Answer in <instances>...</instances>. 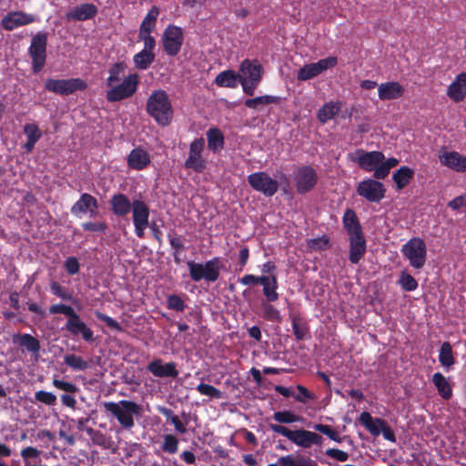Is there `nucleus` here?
I'll return each instance as SVG.
<instances>
[{
	"instance_id": "1",
	"label": "nucleus",
	"mask_w": 466,
	"mask_h": 466,
	"mask_svg": "<svg viewBox=\"0 0 466 466\" xmlns=\"http://www.w3.org/2000/svg\"><path fill=\"white\" fill-rule=\"evenodd\" d=\"M104 408L126 430H131L135 426L134 417H140L143 411L140 404L127 400L105 402Z\"/></svg>"
},
{
	"instance_id": "2",
	"label": "nucleus",
	"mask_w": 466,
	"mask_h": 466,
	"mask_svg": "<svg viewBox=\"0 0 466 466\" xmlns=\"http://www.w3.org/2000/svg\"><path fill=\"white\" fill-rule=\"evenodd\" d=\"M220 258L215 257L204 264L187 261L189 276L193 281L198 282L205 279L208 282H215L218 279L220 271Z\"/></svg>"
},
{
	"instance_id": "3",
	"label": "nucleus",
	"mask_w": 466,
	"mask_h": 466,
	"mask_svg": "<svg viewBox=\"0 0 466 466\" xmlns=\"http://www.w3.org/2000/svg\"><path fill=\"white\" fill-rule=\"evenodd\" d=\"M401 253L412 268L420 269L425 265L427 258L426 243L419 237L411 238L402 246Z\"/></svg>"
},
{
	"instance_id": "4",
	"label": "nucleus",
	"mask_w": 466,
	"mask_h": 466,
	"mask_svg": "<svg viewBox=\"0 0 466 466\" xmlns=\"http://www.w3.org/2000/svg\"><path fill=\"white\" fill-rule=\"evenodd\" d=\"M139 84V76L137 73L131 74L124 78L121 84L109 86L106 92V99L110 102H116L132 96Z\"/></svg>"
},
{
	"instance_id": "5",
	"label": "nucleus",
	"mask_w": 466,
	"mask_h": 466,
	"mask_svg": "<svg viewBox=\"0 0 466 466\" xmlns=\"http://www.w3.org/2000/svg\"><path fill=\"white\" fill-rule=\"evenodd\" d=\"M47 35L46 33H37L32 37L29 46V56L32 58V68L34 73L40 72L46 58Z\"/></svg>"
},
{
	"instance_id": "6",
	"label": "nucleus",
	"mask_w": 466,
	"mask_h": 466,
	"mask_svg": "<svg viewBox=\"0 0 466 466\" xmlns=\"http://www.w3.org/2000/svg\"><path fill=\"white\" fill-rule=\"evenodd\" d=\"M46 90L57 95L67 96L76 91H82L87 87V84L80 78L53 79L48 78L45 82Z\"/></svg>"
},
{
	"instance_id": "7",
	"label": "nucleus",
	"mask_w": 466,
	"mask_h": 466,
	"mask_svg": "<svg viewBox=\"0 0 466 466\" xmlns=\"http://www.w3.org/2000/svg\"><path fill=\"white\" fill-rule=\"evenodd\" d=\"M356 192L369 202L380 203L385 198L386 187L380 181L367 178L357 185Z\"/></svg>"
},
{
	"instance_id": "8",
	"label": "nucleus",
	"mask_w": 466,
	"mask_h": 466,
	"mask_svg": "<svg viewBox=\"0 0 466 466\" xmlns=\"http://www.w3.org/2000/svg\"><path fill=\"white\" fill-rule=\"evenodd\" d=\"M248 182L255 191L260 192L266 197H272L279 190L278 180L272 178L265 171H258L248 175Z\"/></svg>"
},
{
	"instance_id": "9",
	"label": "nucleus",
	"mask_w": 466,
	"mask_h": 466,
	"mask_svg": "<svg viewBox=\"0 0 466 466\" xmlns=\"http://www.w3.org/2000/svg\"><path fill=\"white\" fill-rule=\"evenodd\" d=\"M147 109L151 116H167L173 114L170 100L164 90H157L150 95Z\"/></svg>"
},
{
	"instance_id": "10",
	"label": "nucleus",
	"mask_w": 466,
	"mask_h": 466,
	"mask_svg": "<svg viewBox=\"0 0 466 466\" xmlns=\"http://www.w3.org/2000/svg\"><path fill=\"white\" fill-rule=\"evenodd\" d=\"M205 147L203 137L194 139L189 145L188 157L185 161L184 167L196 173H202L207 168V160L203 157L202 152Z\"/></svg>"
},
{
	"instance_id": "11",
	"label": "nucleus",
	"mask_w": 466,
	"mask_h": 466,
	"mask_svg": "<svg viewBox=\"0 0 466 466\" xmlns=\"http://www.w3.org/2000/svg\"><path fill=\"white\" fill-rule=\"evenodd\" d=\"M295 186L299 194L311 191L318 182V174L310 166H301L295 171Z\"/></svg>"
},
{
	"instance_id": "12",
	"label": "nucleus",
	"mask_w": 466,
	"mask_h": 466,
	"mask_svg": "<svg viewBox=\"0 0 466 466\" xmlns=\"http://www.w3.org/2000/svg\"><path fill=\"white\" fill-rule=\"evenodd\" d=\"M163 47L165 52L170 56H177L183 45L184 35L180 27L169 25L162 35Z\"/></svg>"
},
{
	"instance_id": "13",
	"label": "nucleus",
	"mask_w": 466,
	"mask_h": 466,
	"mask_svg": "<svg viewBox=\"0 0 466 466\" xmlns=\"http://www.w3.org/2000/svg\"><path fill=\"white\" fill-rule=\"evenodd\" d=\"M338 63V59L335 56H329L319 60L316 63H310L302 66L299 72L297 78L299 81L309 80L329 68L334 67Z\"/></svg>"
},
{
	"instance_id": "14",
	"label": "nucleus",
	"mask_w": 466,
	"mask_h": 466,
	"mask_svg": "<svg viewBox=\"0 0 466 466\" xmlns=\"http://www.w3.org/2000/svg\"><path fill=\"white\" fill-rule=\"evenodd\" d=\"M64 329L73 337L80 336L81 339L87 343H93L96 341L94 331L85 321L82 320L81 317L77 313L71 319H67Z\"/></svg>"
},
{
	"instance_id": "15",
	"label": "nucleus",
	"mask_w": 466,
	"mask_h": 466,
	"mask_svg": "<svg viewBox=\"0 0 466 466\" xmlns=\"http://www.w3.org/2000/svg\"><path fill=\"white\" fill-rule=\"evenodd\" d=\"M269 429L278 434L285 436L290 441L302 448H309L310 431L303 429L291 431L279 424H269Z\"/></svg>"
},
{
	"instance_id": "16",
	"label": "nucleus",
	"mask_w": 466,
	"mask_h": 466,
	"mask_svg": "<svg viewBox=\"0 0 466 466\" xmlns=\"http://www.w3.org/2000/svg\"><path fill=\"white\" fill-rule=\"evenodd\" d=\"M356 154L357 157L354 161L360 168L368 172L373 171L376 166L385 159L384 154L380 151L366 152L362 149H359Z\"/></svg>"
},
{
	"instance_id": "17",
	"label": "nucleus",
	"mask_w": 466,
	"mask_h": 466,
	"mask_svg": "<svg viewBox=\"0 0 466 466\" xmlns=\"http://www.w3.org/2000/svg\"><path fill=\"white\" fill-rule=\"evenodd\" d=\"M35 21V16L22 11L9 12L1 19V26L7 31L31 24Z\"/></svg>"
},
{
	"instance_id": "18",
	"label": "nucleus",
	"mask_w": 466,
	"mask_h": 466,
	"mask_svg": "<svg viewBox=\"0 0 466 466\" xmlns=\"http://www.w3.org/2000/svg\"><path fill=\"white\" fill-rule=\"evenodd\" d=\"M147 370L157 378H177L178 370L175 362L164 363L161 359H155L147 367Z\"/></svg>"
},
{
	"instance_id": "19",
	"label": "nucleus",
	"mask_w": 466,
	"mask_h": 466,
	"mask_svg": "<svg viewBox=\"0 0 466 466\" xmlns=\"http://www.w3.org/2000/svg\"><path fill=\"white\" fill-rule=\"evenodd\" d=\"M98 202L95 197L83 193L79 199L71 207V213L75 216L89 212L91 216L97 213Z\"/></svg>"
},
{
	"instance_id": "20",
	"label": "nucleus",
	"mask_w": 466,
	"mask_h": 466,
	"mask_svg": "<svg viewBox=\"0 0 466 466\" xmlns=\"http://www.w3.org/2000/svg\"><path fill=\"white\" fill-rule=\"evenodd\" d=\"M239 70L242 73L239 81L241 78H247L248 82L258 84L262 78L263 67L257 60L252 63L250 60L245 59L241 63Z\"/></svg>"
},
{
	"instance_id": "21",
	"label": "nucleus",
	"mask_w": 466,
	"mask_h": 466,
	"mask_svg": "<svg viewBox=\"0 0 466 466\" xmlns=\"http://www.w3.org/2000/svg\"><path fill=\"white\" fill-rule=\"evenodd\" d=\"M349 259L352 264H358L364 257L367 249V242L364 235L350 237Z\"/></svg>"
},
{
	"instance_id": "22",
	"label": "nucleus",
	"mask_w": 466,
	"mask_h": 466,
	"mask_svg": "<svg viewBox=\"0 0 466 466\" xmlns=\"http://www.w3.org/2000/svg\"><path fill=\"white\" fill-rule=\"evenodd\" d=\"M111 210L116 217H125L132 209L134 201L131 202L127 195L117 193L111 197L109 201Z\"/></svg>"
},
{
	"instance_id": "23",
	"label": "nucleus",
	"mask_w": 466,
	"mask_h": 466,
	"mask_svg": "<svg viewBox=\"0 0 466 466\" xmlns=\"http://www.w3.org/2000/svg\"><path fill=\"white\" fill-rule=\"evenodd\" d=\"M440 161L443 166L456 172L466 171V157L456 151L446 152L440 156Z\"/></svg>"
},
{
	"instance_id": "24",
	"label": "nucleus",
	"mask_w": 466,
	"mask_h": 466,
	"mask_svg": "<svg viewBox=\"0 0 466 466\" xmlns=\"http://www.w3.org/2000/svg\"><path fill=\"white\" fill-rule=\"evenodd\" d=\"M97 14V7L94 4H82L76 6L66 15L67 20L85 21L91 19Z\"/></svg>"
},
{
	"instance_id": "25",
	"label": "nucleus",
	"mask_w": 466,
	"mask_h": 466,
	"mask_svg": "<svg viewBox=\"0 0 466 466\" xmlns=\"http://www.w3.org/2000/svg\"><path fill=\"white\" fill-rule=\"evenodd\" d=\"M150 164L148 153L141 147L132 149L127 156V165L135 170H143Z\"/></svg>"
},
{
	"instance_id": "26",
	"label": "nucleus",
	"mask_w": 466,
	"mask_h": 466,
	"mask_svg": "<svg viewBox=\"0 0 466 466\" xmlns=\"http://www.w3.org/2000/svg\"><path fill=\"white\" fill-rule=\"evenodd\" d=\"M342 223L349 238L364 235L360 220L353 209H346L342 218Z\"/></svg>"
},
{
	"instance_id": "27",
	"label": "nucleus",
	"mask_w": 466,
	"mask_h": 466,
	"mask_svg": "<svg viewBox=\"0 0 466 466\" xmlns=\"http://www.w3.org/2000/svg\"><path fill=\"white\" fill-rule=\"evenodd\" d=\"M415 172L408 166H401L392 175V180L397 191L405 188L414 178Z\"/></svg>"
},
{
	"instance_id": "28",
	"label": "nucleus",
	"mask_w": 466,
	"mask_h": 466,
	"mask_svg": "<svg viewBox=\"0 0 466 466\" xmlns=\"http://www.w3.org/2000/svg\"><path fill=\"white\" fill-rule=\"evenodd\" d=\"M448 96L459 102L466 96V73H461L448 87Z\"/></svg>"
},
{
	"instance_id": "29",
	"label": "nucleus",
	"mask_w": 466,
	"mask_h": 466,
	"mask_svg": "<svg viewBox=\"0 0 466 466\" xmlns=\"http://www.w3.org/2000/svg\"><path fill=\"white\" fill-rule=\"evenodd\" d=\"M13 341L34 355H38L41 349L39 340L28 333H18L14 335Z\"/></svg>"
},
{
	"instance_id": "30",
	"label": "nucleus",
	"mask_w": 466,
	"mask_h": 466,
	"mask_svg": "<svg viewBox=\"0 0 466 466\" xmlns=\"http://www.w3.org/2000/svg\"><path fill=\"white\" fill-rule=\"evenodd\" d=\"M404 88L398 82H388L379 86V96L382 100H391L403 96Z\"/></svg>"
},
{
	"instance_id": "31",
	"label": "nucleus",
	"mask_w": 466,
	"mask_h": 466,
	"mask_svg": "<svg viewBox=\"0 0 466 466\" xmlns=\"http://www.w3.org/2000/svg\"><path fill=\"white\" fill-rule=\"evenodd\" d=\"M208 147L213 153H218L224 148L225 137L218 127H211L207 131Z\"/></svg>"
},
{
	"instance_id": "32",
	"label": "nucleus",
	"mask_w": 466,
	"mask_h": 466,
	"mask_svg": "<svg viewBox=\"0 0 466 466\" xmlns=\"http://www.w3.org/2000/svg\"><path fill=\"white\" fill-rule=\"evenodd\" d=\"M262 279L263 280H261L259 284L263 286V295L265 296L267 301H277L279 298V295L277 291L279 287L277 277L262 276Z\"/></svg>"
},
{
	"instance_id": "33",
	"label": "nucleus",
	"mask_w": 466,
	"mask_h": 466,
	"mask_svg": "<svg viewBox=\"0 0 466 466\" xmlns=\"http://www.w3.org/2000/svg\"><path fill=\"white\" fill-rule=\"evenodd\" d=\"M131 210L133 224H149V207L143 200L135 199Z\"/></svg>"
},
{
	"instance_id": "34",
	"label": "nucleus",
	"mask_w": 466,
	"mask_h": 466,
	"mask_svg": "<svg viewBox=\"0 0 466 466\" xmlns=\"http://www.w3.org/2000/svg\"><path fill=\"white\" fill-rule=\"evenodd\" d=\"M432 383L436 387L439 395L445 400L452 397V389L449 380L441 372H436L432 376Z\"/></svg>"
},
{
	"instance_id": "35",
	"label": "nucleus",
	"mask_w": 466,
	"mask_h": 466,
	"mask_svg": "<svg viewBox=\"0 0 466 466\" xmlns=\"http://www.w3.org/2000/svg\"><path fill=\"white\" fill-rule=\"evenodd\" d=\"M24 133L27 137L26 143L24 145L25 152L33 151L36 142L42 137V132L35 124H26L24 127Z\"/></svg>"
},
{
	"instance_id": "36",
	"label": "nucleus",
	"mask_w": 466,
	"mask_h": 466,
	"mask_svg": "<svg viewBox=\"0 0 466 466\" xmlns=\"http://www.w3.org/2000/svg\"><path fill=\"white\" fill-rule=\"evenodd\" d=\"M291 318L292 330L298 340H303L309 333L308 322L300 315H293Z\"/></svg>"
},
{
	"instance_id": "37",
	"label": "nucleus",
	"mask_w": 466,
	"mask_h": 466,
	"mask_svg": "<svg viewBox=\"0 0 466 466\" xmlns=\"http://www.w3.org/2000/svg\"><path fill=\"white\" fill-rule=\"evenodd\" d=\"M240 75L237 74L233 70H226L219 73L215 79V83L218 86L222 87H236L238 86V82L239 81Z\"/></svg>"
},
{
	"instance_id": "38",
	"label": "nucleus",
	"mask_w": 466,
	"mask_h": 466,
	"mask_svg": "<svg viewBox=\"0 0 466 466\" xmlns=\"http://www.w3.org/2000/svg\"><path fill=\"white\" fill-rule=\"evenodd\" d=\"M127 66L125 62H116L109 68V76L106 79V86H112L118 83L121 77L124 76L125 70Z\"/></svg>"
},
{
	"instance_id": "39",
	"label": "nucleus",
	"mask_w": 466,
	"mask_h": 466,
	"mask_svg": "<svg viewBox=\"0 0 466 466\" xmlns=\"http://www.w3.org/2000/svg\"><path fill=\"white\" fill-rule=\"evenodd\" d=\"M155 54L153 52H147V50H142L134 56V64L136 68L139 70H146L155 60Z\"/></svg>"
},
{
	"instance_id": "40",
	"label": "nucleus",
	"mask_w": 466,
	"mask_h": 466,
	"mask_svg": "<svg viewBox=\"0 0 466 466\" xmlns=\"http://www.w3.org/2000/svg\"><path fill=\"white\" fill-rule=\"evenodd\" d=\"M281 102L280 96H261L255 98L247 99L245 101V106L249 108H258L260 106H265L268 104L279 105Z\"/></svg>"
},
{
	"instance_id": "41",
	"label": "nucleus",
	"mask_w": 466,
	"mask_h": 466,
	"mask_svg": "<svg viewBox=\"0 0 466 466\" xmlns=\"http://www.w3.org/2000/svg\"><path fill=\"white\" fill-rule=\"evenodd\" d=\"M439 361L445 368H449L455 363L452 347L449 341H445L441 344L439 354Z\"/></svg>"
},
{
	"instance_id": "42",
	"label": "nucleus",
	"mask_w": 466,
	"mask_h": 466,
	"mask_svg": "<svg viewBox=\"0 0 466 466\" xmlns=\"http://www.w3.org/2000/svg\"><path fill=\"white\" fill-rule=\"evenodd\" d=\"M377 419H373L371 415L367 412L363 411L360 415V421L362 425L365 426V428L370 431V433L373 436H379L380 434V427L379 423L377 422Z\"/></svg>"
},
{
	"instance_id": "43",
	"label": "nucleus",
	"mask_w": 466,
	"mask_h": 466,
	"mask_svg": "<svg viewBox=\"0 0 466 466\" xmlns=\"http://www.w3.org/2000/svg\"><path fill=\"white\" fill-rule=\"evenodd\" d=\"M66 365L73 370H86L89 368L88 361L85 360L81 356L76 354H67L64 358Z\"/></svg>"
},
{
	"instance_id": "44",
	"label": "nucleus",
	"mask_w": 466,
	"mask_h": 466,
	"mask_svg": "<svg viewBox=\"0 0 466 466\" xmlns=\"http://www.w3.org/2000/svg\"><path fill=\"white\" fill-rule=\"evenodd\" d=\"M86 431L90 436L94 444L100 446L104 449H109L112 443L111 438L106 437L100 431L94 430L92 428L86 429Z\"/></svg>"
},
{
	"instance_id": "45",
	"label": "nucleus",
	"mask_w": 466,
	"mask_h": 466,
	"mask_svg": "<svg viewBox=\"0 0 466 466\" xmlns=\"http://www.w3.org/2000/svg\"><path fill=\"white\" fill-rule=\"evenodd\" d=\"M158 14V8L157 6H153L144 18L139 31L142 33H150L155 26Z\"/></svg>"
},
{
	"instance_id": "46",
	"label": "nucleus",
	"mask_w": 466,
	"mask_h": 466,
	"mask_svg": "<svg viewBox=\"0 0 466 466\" xmlns=\"http://www.w3.org/2000/svg\"><path fill=\"white\" fill-rule=\"evenodd\" d=\"M167 238L169 240V244L174 250V252H173L174 261L177 264H179L181 262L180 253L186 249V247L184 246V244L182 242V237L181 236L174 237V236H172V234L168 233Z\"/></svg>"
},
{
	"instance_id": "47",
	"label": "nucleus",
	"mask_w": 466,
	"mask_h": 466,
	"mask_svg": "<svg viewBox=\"0 0 466 466\" xmlns=\"http://www.w3.org/2000/svg\"><path fill=\"white\" fill-rule=\"evenodd\" d=\"M262 317L268 321H280L281 317L279 309H277L268 301H262L261 303Z\"/></svg>"
},
{
	"instance_id": "48",
	"label": "nucleus",
	"mask_w": 466,
	"mask_h": 466,
	"mask_svg": "<svg viewBox=\"0 0 466 466\" xmlns=\"http://www.w3.org/2000/svg\"><path fill=\"white\" fill-rule=\"evenodd\" d=\"M178 439L173 434H166L163 436L161 450L168 454H175L178 451Z\"/></svg>"
},
{
	"instance_id": "49",
	"label": "nucleus",
	"mask_w": 466,
	"mask_h": 466,
	"mask_svg": "<svg viewBox=\"0 0 466 466\" xmlns=\"http://www.w3.org/2000/svg\"><path fill=\"white\" fill-rule=\"evenodd\" d=\"M273 420L279 422V425L282 423L289 424L293 422L299 421L300 417L294 414L290 410H283V411H276L272 416Z\"/></svg>"
},
{
	"instance_id": "50",
	"label": "nucleus",
	"mask_w": 466,
	"mask_h": 466,
	"mask_svg": "<svg viewBox=\"0 0 466 466\" xmlns=\"http://www.w3.org/2000/svg\"><path fill=\"white\" fill-rule=\"evenodd\" d=\"M341 103L330 101L319 109L317 116H336L341 108Z\"/></svg>"
},
{
	"instance_id": "51",
	"label": "nucleus",
	"mask_w": 466,
	"mask_h": 466,
	"mask_svg": "<svg viewBox=\"0 0 466 466\" xmlns=\"http://www.w3.org/2000/svg\"><path fill=\"white\" fill-rule=\"evenodd\" d=\"M398 282L405 291H413L418 288V282L414 277L405 271L401 272Z\"/></svg>"
},
{
	"instance_id": "52",
	"label": "nucleus",
	"mask_w": 466,
	"mask_h": 466,
	"mask_svg": "<svg viewBox=\"0 0 466 466\" xmlns=\"http://www.w3.org/2000/svg\"><path fill=\"white\" fill-rule=\"evenodd\" d=\"M312 428L316 431H319V432L326 435L330 440H332L336 442L340 443L342 441L341 438L339 437V433L327 424L316 423L312 426Z\"/></svg>"
},
{
	"instance_id": "53",
	"label": "nucleus",
	"mask_w": 466,
	"mask_h": 466,
	"mask_svg": "<svg viewBox=\"0 0 466 466\" xmlns=\"http://www.w3.org/2000/svg\"><path fill=\"white\" fill-rule=\"evenodd\" d=\"M196 390L201 395L208 396L209 398H213V399H221L222 398L221 390L212 385H209V384L199 383L197 386Z\"/></svg>"
},
{
	"instance_id": "54",
	"label": "nucleus",
	"mask_w": 466,
	"mask_h": 466,
	"mask_svg": "<svg viewBox=\"0 0 466 466\" xmlns=\"http://www.w3.org/2000/svg\"><path fill=\"white\" fill-rule=\"evenodd\" d=\"M167 307L178 312H182L186 309V304L183 299L176 294H171L167 298Z\"/></svg>"
},
{
	"instance_id": "55",
	"label": "nucleus",
	"mask_w": 466,
	"mask_h": 466,
	"mask_svg": "<svg viewBox=\"0 0 466 466\" xmlns=\"http://www.w3.org/2000/svg\"><path fill=\"white\" fill-rule=\"evenodd\" d=\"M52 384L56 389L71 394H75L79 390L76 384L59 380L57 377L53 379Z\"/></svg>"
},
{
	"instance_id": "56",
	"label": "nucleus",
	"mask_w": 466,
	"mask_h": 466,
	"mask_svg": "<svg viewBox=\"0 0 466 466\" xmlns=\"http://www.w3.org/2000/svg\"><path fill=\"white\" fill-rule=\"evenodd\" d=\"M49 312L50 314H64L67 317V319H71L76 314L71 306L61 303L52 305L49 308Z\"/></svg>"
},
{
	"instance_id": "57",
	"label": "nucleus",
	"mask_w": 466,
	"mask_h": 466,
	"mask_svg": "<svg viewBox=\"0 0 466 466\" xmlns=\"http://www.w3.org/2000/svg\"><path fill=\"white\" fill-rule=\"evenodd\" d=\"M35 399L48 406H54L56 403V396L49 391L38 390L35 393Z\"/></svg>"
},
{
	"instance_id": "58",
	"label": "nucleus",
	"mask_w": 466,
	"mask_h": 466,
	"mask_svg": "<svg viewBox=\"0 0 466 466\" xmlns=\"http://www.w3.org/2000/svg\"><path fill=\"white\" fill-rule=\"evenodd\" d=\"M96 317L103 321L108 328H110L111 329L113 330H116V331H118V332H121L123 331V328L120 326V324L116 320L114 319L113 318L102 313V312H99V311H96Z\"/></svg>"
},
{
	"instance_id": "59",
	"label": "nucleus",
	"mask_w": 466,
	"mask_h": 466,
	"mask_svg": "<svg viewBox=\"0 0 466 466\" xmlns=\"http://www.w3.org/2000/svg\"><path fill=\"white\" fill-rule=\"evenodd\" d=\"M377 422L379 423V425L380 427V433L383 435V438L391 442H395L396 441L395 434H394L393 431L391 430V428L388 425L387 421L380 418H378Z\"/></svg>"
},
{
	"instance_id": "60",
	"label": "nucleus",
	"mask_w": 466,
	"mask_h": 466,
	"mask_svg": "<svg viewBox=\"0 0 466 466\" xmlns=\"http://www.w3.org/2000/svg\"><path fill=\"white\" fill-rule=\"evenodd\" d=\"M50 289H51V291L54 295H56V297L62 299H66V300H71L72 299V295L69 294L65 288H63L58 282L56 281H53L51 284H50Z\"/></svg>"
},
{
	"instance_id": "61",
	"label": "nucleus",
	"mask_w": 466,
	"mask_h": 466,
	"mask_svg": "<svg viewBox=\"0 0 466 466\" xmlns=\"http://www.w3.org/2000/svg\"><path fill=\"white\" fill-rule=\"evenodd\" d=\"M80 264L76 257H69L65 261V269L69 275H75L79 272Z\"/></svg>"
},
{
	"instance_id": "62",
	"label": "nucleus",
	"mask_w": 466,
	"mask_h": 466,
	"mask_svg": "<svg viewBox=\"0 0 466 466\" xmlns=\"http://www.w3.org/2000/svg\"><path fill=\"white\" fill-rule=\"evenodd\" d=\"M390 169L387 167V165L384 163V160H382L378 166H376L375 169L373 170V177L376 180L385 179L389 174Z\"/></svg>"
},
{
	"instance_id": "63",
	"label": "nucleus",
	"mask_w": 466,
	"mask_h": 466,
	"mask_svg": "<svg viewBox=\"0 0 466 466\" xmlns=\"http://www.w3.org/2000/svg\"><path fill=\"white\" fill-rule=\"evenodd\" d=\"M325 453L328 457L332 458L340 462H344L349 459L348 452L339 449L330 448L326 450Z\"/></svg>"
},
{
	"instance_id": "64",
	"label": "nucleus",
	"mask_w": 466,
	"mask_h": 466,
	"mask_svg": "<svg viewBox=\"0 0 466 466\" xmlns=\"http://www.w3.org/2000/svg\"><path fill=\"white\" fill-rule=\"evenodd\" d=\"M81 227L84 230L92 232H105L107 228L105 222H85Z\"/></svg>"
}]
</instances>
